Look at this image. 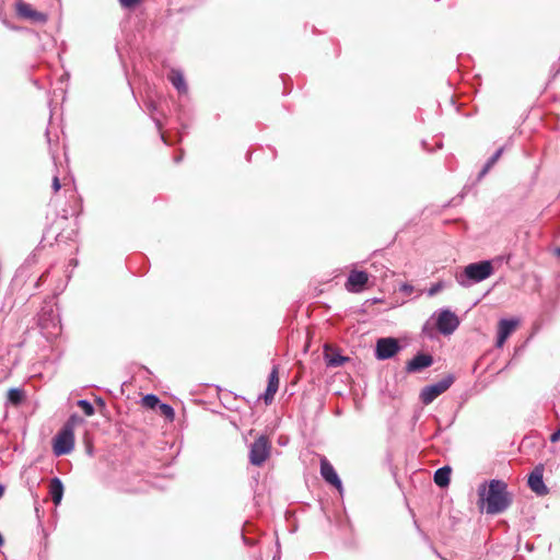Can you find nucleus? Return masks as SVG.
<instances>
[{"label": "nucleus", "instance_id": "nucleus-1", "mask_svg": "<svg viewBox=\"0 0 560 560\" xmlns=\"http://www.w3.org/2000/svg\"><path fill=\"white\" fill-rule=\"evenodd\" d=\"M479 494L486 501L487 514L502 513L512 502L506 483L499 479H492L487 491L486 486L482 485L479 489Z\"/></svg>", "mask_w": 560, "mask_h": 560}, {"label": "nucleus", "instance_id": "nucleus-2", "mask_svg": "<svg viewBox=\"0 0 560 560\" xmlns=\"http://www.w3.org/2000/svg\"><path fill=\"white\" fill-rule=\"evenodd\" d=\"M493 273L490 260L472 262L465 267L463 272L456 276V281L462 287H470L474 283L481 282Z\"/></svg>", "mask_w": 560, "mask_h": 560}, {"label": "nucleus", "instance_id": "nucleus-3", "mask_svg": "<svg viewBox=\"0 0 560 560\" xmlns=\"http://www.w3.org/2000/svg\"><path fill=\"white\" fill-rule=\"evenodd\" d=\"M82 421L77 415L70 416L67 423L54 438V454L57 456L66 455L72 452L74 447L73 427L75 422Z\"/></svg>", "mask_w": 560, "mask_h": 560}, {"label": "nucleus", "instance_id": "nucleus-4", "mask_svg": "<svg viewBox=\"0 0 560 560\" xmlns=\"http://www.w3.org/2000/svg\"><path fill=\"white\" fill-rule=\"evenodd\" d=\"M455 382L453 374L445 375L436 383L424 386L420 392V400L423 405H430L435 398L445 393Z\"/></svg>", "mask_w": 560, "mask_h": 560}, {"label": "nucleus", "instance_id": "nucleus-5", "mask_svg": "<svg viewBox=\"0 0 560 560\" xmlns=\"http://www.w3.org/2000/svg\"><path fill=\"white\" fill-rule=\"evenodd\" d=\"M270 442L267 436L256 439L249 448V462L254 466H261L270 454Z\"/></svg>", "mask_w": 560, "mask_h": 560}, {"label": "nucleus", "instance_id": "nucleus-6", "mask_svg": "<svg viewBox=\"0 0 560 560\" xmlns=\"http://www.w3.org/2000/svg\"><path fill=\"white\" fill-rule=\"evenodd\" d=\"M459 326V319L450 310H442L436 319V328L442 335L453 334Z\"/></svg>", "mask_w": 560, "mask_h": 560}, {"label": "nucleus", "instance_id": "nucleus-7", "mask_svg": "<svg viewBox=\"0 0 560 560\" xmlns=\"http://www.w3.org/2000/svg\"><path fill=\"white\" fill-rule=\"evenodd\" d=\"M400 350V346L395 338H381L376 342L375 355L378 360L393 358Z\"/></svg>", "mask_w": 560, "mask_h": 560}, {"label": "nucleus", "instance_id": "nucleus-8", "mask_svg": "<svg viewBox=\"0 0 560 560\" xmlns=\"http://www.w3.org/2000/svg\"><path fill=\"white\" fill-rule=\"evenodd\" d=\"M528 487L538 495H546L549 490L544 482V467L536 466L528 476Z\"/></svg>", "mask_w": 560, "mask_h": 560}, {"label": "nucleus", "instance_id": "nucleus-9", "mask_svg": "<svg viewBox=\"0 0 560 560\" xmlns=\"http://www.w3.org/2000/svg\"><path fill=\"white\" fill-rule=\"evenodd\" d=\"M320 475L327 483L334 486L339 492L342 491V482L334 466L326 457L320 459Z\"/></svg>", "mask_w": 560, "mask_h": 560}, {"label": "nucleus", "instance_id": "nucleus-10", "mask_svg": "<svg viewBox=\"0 0 560 560\" xmlns=\"http://www.w3.org/2000/svg\"><path fill=\"white\" fill-rule=\"evenodd\" d=\"M369 280V276L365 271L352 270L346 281V289L349 292H361Z\"/></svg>", "mask_w": 560, "mask_h": 560}, {"label": "nucleus", "instance_id": "nucleus-11", "mask_svg": "<svg viewBox=\"0 0 560 560\" xmlns=\"http://www.w3.org/2000/svg\"><path fill=\"white\" fill-rule=\"evenodd\" d=\"M16 12L20 16L36 23H45L47 21L45 13L34 10L31 4L23 1L16 3Z\"/></svg>", "mask_w": 560, "mask_h": 560}, {"label": "nucleus", "instance_id": "nucleus-12", "mask_svg": "<svg viewBox=\"0 0 560 560\" xmlns=\"http://www.w3.org/2000/svg\"><path fill=\"white\" fill-rule=\"evenodd\" d=\"M516 319H501L498 324V336L495 346L501 348L517 326Z\"/></svg>", "mask_w": 560, "mask_h": 560}, {"label": "nucleus", "instance_id": "nucleus-13", "mask_svg": "<svg viewBox=\"0 0 560 560\" xmlns=\"http://www.w3.org/2000/svg\"><path fill=\"white\" fill-rule=\"evenodd\" d=\"M433 364V358L430 354L418 353L415 355L406 365V370L409 373L419 372Z\"/></svg>", "mask_w": 560, "mask_h": 560}, {"label": "nucleus", "instance_id": "nucleus-14", "mask_svg": "<svg viewBox=\"0 0 560 560\" xmlns=\"http://www.w3.org/2000/svg\"><path fill=\"white\" fill-rule=\"evenodd\" d=\"M49 494L55 505H59L63 497V485L58 477L50 480Z\"/></svg>", "mask_w": 560, "mask_h": 560}, {"label": "nucleus", "instance_id": "nucleus-15", "mask_svg": "<svg viewBox=\"0 0 560 560\" xmlns=\"http://www.w3.org/2000/svg\"><path fill=\"white\" fill-rule=\"evenodd\" d=\"M171 83L179 93L187 92V85L184 79L183 73L179 70L173 69L168 75Z\"/></svg>", "mask_w": 560, "mask_h": 560}, {"label": "nucleus", "instance_id": "nucleus-16", "mask_svg": "<svg viewBox=\"0 0 560 560\" xmlns=\"http://www.w3.org/2000/svg\"><path fill=\"white\" fill-rule=\"evenodd\" d=\"M451 468L443 466L434 472V482L439 487H445L450 483Z\"/></svg>", "mask_w": 560, "mask_h": 560}, {"label": "nucleus", "instance_id": "nucleus-17", "mask_svg": "<svg viewBox=\"0 0 560 560\" xmlns=\"http://www.w3.org/2000/svg\"><path fill=\"white\" fill-rule=\"evenodd\" d=\"M503 153V148H499L493 155L486 162L482 170L479 173V178L483 177L490 168L497 163V161L500 159V156Z\"/></svg>", "mask_w": 560, "mask_h": 560}, {"label": "nucleus", "instance_id": "nucleus-18", "mask_svg": "<svg viewBox=\"0 0 560 560\" xmlns=\"http://www.w3.org/2000/svg\"><path fill=\"white\" fill-rule=\"evenodd\" d=\"M24 399V392L20 388H11L8 392V401L14 406H18Z\"/></svg>", "mask_w": 560, "mask_h": 560}, {"label": "nucleus", "instance_id": "nucleus-19", "mask_svg": "<svg viewBox=\"0 0 560 560\" xmlns=\"http://www.w3.org/2000/svg\"><path fill=\"white\" fill-rule=\"evenodd\" d=\"M267 387H271L275 390H278V388H279V371H278L277 365H273V368L268 376Z\"/></svg>", "mask_w": 560, "mask_h": 560}, {"label": "nucleus", "instance_id": "nucleus-20", "mask_svg": "<svg viewBox=\"0 0 560 560\" xmlns=\"http://www.w3.org/2000/svg\"><path fill=\"white\" fill-rule=\"evenodd\" d=\"M142 405L147 408L153 409L160 405V399L154 394H147L142 397Z\"/></svg>", "mask_w": 560, "mask_h": 560}, {"label": "nucleus", "instance_id": "nucleus-21", "mask_svg": "<svg viewBox=\"0 0 560 560\" xmlns=\"http://www.w3.org/2000/svg\"><path fill=\"white\" fill-rule=\"evenodd\" d=\"M77 405L82 409L85 416L91 417L95 413L93 405L86 399H80Z\"/></svg>", "mask_w": 560, "mask_h": 560}, {"label": "nucleus", "instance_id": "nucleus-22", "mask_svg": "<svg viewBox=\"0 0 560 560\" xmlns=\"http://www.w3.org/2000/svg\"><path fill=\"white\" fill-rule=\"evenodd\" d=\"M158 407L160 409V413L162 416H164L166 419H168L171 421L174 419L175 412H174V409H173V407L171 405L164 404V402H160V405Z\"/></svg>", "mask_w": 560, "mask_h": 560}, {"label": "nucleus", "instance_id": "nucleus-23", "mask_svg": "<svg viewBox=\"0 0 560 560\" xmlns=\"http://www.w3.org/2000/svg\"><path fill=\"white\" fill-rule=\"evenodd\" d=\"M347 360H348V358L342 357V355H340V354H336V355L330 357V358L327 360V365H329V366H340V365H342Z\"/></svg>", "mask_w": 560, "mask_h": 560}, {"label": "nucleus", "instance_id": "nucleus-24", "mask_svg": "<svg viewBox=\"0 0 560 560\" xmlns=\"http://www.w3.org/2000/svg\"><path fill=\"white\" fill-rule=\"evenodd\" d=\"M445 288V283L443 281H439L434 284H432L428 290L429 296H434L439 292H441Z\"/></svg>", "mask_w": 560, "mask_h": 560}, {"label": "nucleus", "instance_id": "nucleus-25", "mask_svg": "<svg viewBox=\"0 0 560 560\" xmlns=\"http://www.w3.org/2000/svg\"><path fill=\"white\" fill-rule=\"evenodd\" d=\"M277 390L272 389L271 387H267L264 394V400L266 404H270L273 400V397L276 395Z\"/></svg>", "mask_w": 560, "mask_h": 560}, {"label": "nucleus", "instance_id": "nucleus-26", "mask_svg": "<svg viewBox=\"0 0 560 560\" xmlns=\"http://www.w3.org/2000/svg\"><path fill=\"white\" fill-rule=\"evenodd\" d=\"M125 9H132L140 3L141 0H118Z\"/></svg>", "mask_w": 560, "mask_h": 560}, {"label": "nucleus", "instance_id": "nucleus-27", "mask_svg": "<svg viewBox=\"0 0 560 560\" xmlns=\"http://www.w3.org/2000/svg\"><path fill=\"white\" fill-rule=\"evenodd\" d=\"M51 186L55 192H57L61 188V184L57 175L54 176Z\"/></svg>", "mask_w": 560, "mask_h": 560}, {"label": "nucleus", "instance_id": "nucleus-28", "mask_svg": "<svg viewBox=\"0 0 560 560\" xmlns=\"http://www.w3.org/2000/svg\"><path fill=\"white\" fill-rule=\"evenodd\" d=\"M550 441L552 443L560 441V427L550 435Z\"/></svg>", "mask_w": 560, "mask_h": 560}, {"label": "nucleus", "instance_id": "nucleus-29", "mask_svg": "<svg viewBox=\"0 0 560 560\" xmlns=\"http://www.w3.org/2000/svg\"><path fill=\"white\" fill-rule=\"evenodd\" d=\"M412 289H413V288H412L411 285H409V284H404V285L401 287V290H402V291H405V292H411V291H412Z\"/></svg>", "mask_w": 560, "mask_h": 560}, {"label": "nucleus", "instance_id": "nucleus-30", "mask_svg": "<svg viewBox=\"0 0 560 560\" xmlns=\"http://www.w3.org/2000/svg\"><path fill=\"white\" fill-rule=\"evenodd\" d=\"M148 109H149L150 112H153V110H155V109H156V107H155V105H154L152 102H150V103L148 104Z\"/></svg>", "mask_w": 560, "mask_h": 560}, {"label": "nucleus", "instance_id": "nucleus-31", "mask_svg": "<svg viewBox=\"0 0 560 560\" xmlns=\"http://www.w3.org/2000/svg\"><path fill=\"white\" fill-rule=\"evenodd\" d=\"M555 255L560 258V246L555 248Z\"/></svg>", "mask_w": 560, "mask_h": 560}, {"label": "nucleus", "instance_id": "nucleus-32", "mask_svg": "<svg viewBox=\"0 0 560 560\" xmlns=\"http://www.w3.org/2000/svg\"><path fill=\"white\" fill-rule=\"evenodd\" d=\"M4 487L0 483V498L3 495Z\"/></svg>", "mask_w": 560, "mask_h": 560}, {"label": "nucleus", "instance_id": "nucleus-33", "mask_svg": "<svg viewBox=\"0 0 560 560\" xmlns=\"http://www.w3.org/2000/svg\"><path fill=\"white\" fill-rule=\"evenodd\" d=\"M3 542H4V539H3L2 535L0 534V547L3 545Z\"/></svg>", "mask_w": 560, "mask_h": 560}, {"label": "nucleus", "instance_id": "nucleus-34", "mask_svg": "<svg viewBox=\"0 0 560 560\" xmlns=\"http://www.w3.org/2000/svg\"><path fill=\"white\" fill-rule=\"evenodd\" d=\"M182 160V155L175 158V162L178 163Z\"/></svg>", "mask_w": 560, "mask_h": 560}, {"label": "nucleus", "instance_id": "nucleus-35", "mask_svg": "<svg viewBox=\"0 0 560 560\" xmlns=\"http://www.w3.org/2000/svg\"><path fill=\"white\" fill-rule=\"evenodd\" d=\"M155 124H156L158 128L160 129L161 128L160 121L155 120Z\"/></svg>", "mask_w": 560, "mask_h": 560}, {"label": "nucleus", "instance_id": "nucleus-36", "mask_svg": "<svg viewBox=\"0 0 560 560\" xmlns=\"http://www.w3.org/2000/svg\"><path fill=\"white\" fill-rule=\"evenodd\" d=\"M97 401H98V404H101V405H103V404H104V401H103L101 398H98V399H97Z\"/></svg>", "mask_w": 560, "mask_h": 560}]
</instances>
